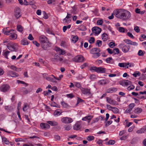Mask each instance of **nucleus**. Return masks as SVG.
I'll list each match as a JSON object with an SVG mask.
<instances>
[{"instance_id":"obj_1","label":"nucleus","mask_w":146,"mask_h":146,"mask_svg":"<svg viewBox=\"0 0 146 146\" xmlns=\"http://www.w3.org/2000/svg\"><path fill=\"white\" fill-rule=\"evenodd\" d=\"M113 13L116 17L123 20H128L131 16L129 11L121 9L114 11Z\"/></svg>"},{"instance_id":"obj_2","label":"nucleus","mask_w":146,"mask_h":146,"mask_svg":"<svg viewBox=\"0 0 146 146\" xmlns=\"http://www.w3.org/2000/svg\"><path fill=\"white\" fill-rule=\"evenodd\" d=\"M91 71H95L98 73H104L105 72V69L103 67H97L96 66L92 67L90 68Z\"/></svg>"},{"instance_id":"obj_3","label":"nucleus","mask_w":146,"mask_h":146,"mask_svg":"<svg viewBox=\"0 0 146 146\" xmlns=\"http://www.w3.org/2000/svg\"><path fill=\"white\" fill-rule=\"evenodd\" d=\"M92 32L95 36L98 35L101 31V29L97 27H95L92 29Z\"/></svg>"},{"instance_id":"obj_4","label":"nucleus","mask_w":146,"mask_h":146,"mask_svg":"<svg viewBox=\"0 0 146 146\" xmlns=\"http://www.w3.org/2000/svg\"><path fill=\"white\" fill-rule=\"evenodd\" d=\"M8 48L11 51H14L16 50V48L15 47V45L13 43H9L7 45Z\"/></svg>"},{"instance_id":"obj_5","label":"nucleus","mask_w":146,"mask_h":146,"mask_svg":"<svg viewBox=\"0 0 146 146\" xmlns=\"http://www.w3.org/2000/svg\"><path fill=\"white\" fill-rule=\"evenodd\" d=\"M120 46L123 52L125 53L128 52L130 48V46L124 45L122 44H120Z\"/></svg>"},{"instance_id":"obj_6","label":"nucleus","mask_w":146,"mask_h":146,"mask_svg":"<svg viewBox=\"0 0 146 146\" xmlns=\"http://www.w3.org/2000/svg\"><path fill=\"white\" fill-rule=\"evenodd\" d=\"M72 119L70 118L67 117H64L61 119V121L62 122L65 123H69L73 121Z\"/></svg>"},{"instance_id":"obj_7","label":"nucleus","mask_w":146,"mask_h":146,"mask_svg":"<svg viewBox=\"0 0 146 146\" xmlns=\"http://www.w3.org/2000/svg\"><path fill=\"white\" fill-rule=\"evenodd\" d=\"M10 88L9 86L7 84H3L1 86L0 88L1 91L3 92L7 91Z\"/></svg>"},{"instance_id":"obj_8","label":"nucleus","mask_w":146,"mask_h":146,"mask_svg":"<svg viewBox=\"0 0 146 146\" xmlns=\"http://www.w3.org/2000/svg\"><path fill=\"white\" fill-rule=\"evenodd\" d=\"M39 40L41 44L46 42H48V41L47 38L44 35H41L40 36Z\"/></svg>"},{"instance_id":"obj_9","label":"nucleus","mask_w":146,"mask_h":146,"mask_svg":"<svg viewBox=\"0 0 146 146\" xmlns=\"http://www.w3.org/2000/svg\"><path fill=\"white\" fill-rule=\"evenodd\" d=\"M50 43L48 41V42H46L41 45L42 48L44 50H48L49 47L50 46Z\"/></svg>"},{"instance_id":"obj_10","label":"nucleus","mask_w":146,"mask_h":146,"mask_svg":"<svg viewBox=\"0 0 146 146\" xmlns=\"http://www.w3.org/2000/svg\"><path fill=\"white\" fill-rule=\"evenodd\" d=\"M81 90L82 94L86 95L89 96L91 94L90 89H89L82 88Z\"/></svg>"},{"instance_id":"obj_11","label":"nucleus","mask_w":146,"mask_h":146,"mask_svg":"<svg viewBox=\"0 0 146 146\" xmlns=\"http://www.w3.org/2000/svg\"><path fill=\"white\" fill-rule=\"evenodd\" d=\"M81 127V123L80 122H77L74 125L73 129L75 130H78L80 129Z\"/></svg>"},{"instance_id":"obj_12","label":"nucleus","mask_w":146,"mask_h":146,"mask_svg":"<svg viewBox=\"0 0 146 146\" xmlns=\"http://www.w3.org/2000/svg\"><path fill=\"white\" fill-rule=\"evenodd\" d=\"M15 16L16 17L18 18L20 17L21 15L20 13V9L19 8H16L15 10Z\"/></svg>"},{"instance_id":"obj_13","label":"nucleus","mask_w":146,"mask_h":146,"mask_svg":"<svg viewBox=\"0 0 146 146\" xmlns=\"http://www.w3.org/2000/svg\"><path fill=\"white\" fill-rule=\"evenodd\" d=\"M7 75L12 77H16L19 76V74L17 73L12 71H9L7 73Z\"/></svg>"},{"instance_id":"obj_14","label":"nucleus","mask_w":146,"mask_h":146,"mask_svg":"<svg viewBox=\"0 0 146 146\" xmlns=\"http://www.w3.org/2000/svg\"><path fill=\"white\" fill-rule=\"evenodd\" d=\"M75 61L77 62H82L84 61V57L82 56H77L75 58Z\"/></svg>"},{"instance_id":"obj_15","label":"nucleus","mask_w":146,"mask_h":146,"mask_svg":"<svg viewBox=\"0 0 146 146\" xmlns=\"http://www.w3.org/2000/svg\"><path fill=\"white\" fill-rule=\"evenodd\" d=\"M40 126L42 129H46L50 128V126L48 123H41L40 124Z\"/></svg>"},{"instance_id":"obj_16","label":"nucleus","mask_w":146,"mask_h":146,"mask_svg":"<svg viewBox=\"0 0 146 146\" xmlns=\"http://www.w3.org/2000/svg\"><path fill=\"white\" fill-rule=\"evenodd\" d=\"M56 51L59 53L60 55H63L66 54L65 51L59 48L56 49Z\"/></svg>"},{"instance_id":"obj_17","label":"nucleus","mask_w":146,"mask_h":146,"mask_svg":"<svg viewBox=\"0 0 146 146\" xmlns=\"http://www.w3.org/2000/svg\"><path fill=\"white\" fill-rule=\"evenodd\" d=\"M106 98L107 101L109 104L111 105H115L116 104V102L115 101L111 100L110 98L109 97H107Z\"/></svg>"},{"instance_id":"obj_18","label":"nucleus","mask_w":146,"mask_h":146,"mask_svg":"<svg viewBox=\"0 0 146 146\" xmlns=\"http://www.w3.org/2000/svg\"><path fill=\"white\" fill-rule=\"evenodd\" d=\"M15 31L14 30H11L9 31H7L5 29L3 30V32L5 35H9L10 34H12V33L13 32Z\"/></svg>"},{"instance_id":"obj_19","label":"nucleus","mask_w":146,"mask_h":146,"mask_svg":"<svg viewBox=\"0 0 146 146\" xmlns=\"http://www.w3.org/2000/svg\"><path fill=\"white\" fill-rule=\"evenodd\" d=\"M117 90L116 88H110L107 89L106 90V92L108 93H111L113 92H116Z\"/></svg>"},{"instance_id":"obj_20","label":"nucleus","mask_w":146,"mask_h":146,"mask_svg":"<svg viewBox=\"0 0 146 146\" xmlns=\"http://www.w3.org/2000/svg\"><path fill=\"white\" fill-rule=\"evenodd\" d=\"M142 111V110L141 108H137L134 110L133 112L135 113L138 114L140 113Z\"/></svg>"},{"instance_id":"obj_21","label":"nucleus","mask_w":146,"mask_h":146,"mask_svg":"<svg viewBox=\"0 0 146 146\" xmlns=\"http://www.w3.org/2000/svg\"><path fill=\"white\" fill-rule=\"evenodd\" d=\"M47 123L49 125L52 126H56L58 124L57 122L54 121H48Z\"/></svg>"},{"instance_id":"obj_22","label":"nucleus","mask_w":146,"mask_h":146,"mask_svg":"<svg viewBox=\"0 0 146 146\" xmlns=\"http://www.w3.org/2000/svg\"><path fill=\"white\" fill-rule=\"evenodd\" d=\"M93 117L92 115H88L82 118V120L83 121H86L88 120L90 121L93 118Z\"/></svg>"},{"instance_id":"obj_23","label":"nucleus","mask_w":146,"mask_h":146,"mask_svg":"<svg viewBox=\"0 0 146 146\" xmlns=\"http://www.w3.org/2000/svg\"><path fill=\"white\" fill-rule=\"evenodd\" d=\"M100 51V49L99 48H92L91 50L92 53L94 54L96 52H99Z\"/></svg>"},{"instance_id":"obj_24","label":"nucleus","mask_w":146,"mask_h":146,"mask_svg":"<svg viewBox=\"0 0 146 146\" xmlns=\"http://www.w3.org/2000/svg\"><path fill=\"white\" fill-rule=\"evenodd\" d=\"M102 38L104 41H106L108 39V35L106 33H104L102 35Z\"/></svg>"},{"instance_id":"obj_25","label":"nucleus","mask_w":146,"mask_h":146,"mask_svg":"<svg viewBox=\"0 0 146 146\" xmlns=\"http://www.w3.org/2000/svg\"><path fill=\"white\" fill-rule=\"evenodd\" d=\"M46 79L48 81H51L53 83H56V81L54 80V79L50 77H47L46 78Z\"/></svg>"},{"instance_id":"obj_26","label":"nucleus","mask_w":146,"mask_h":146,"mask_svg":"<svg viewBox=\"0 0 146 146\" xmlns=\"http://www.w3.org/2000/svg\"><path fill=\"white\" fill-rule=\"evenodd\" d=\"M118 30L119 32L123 33L127 32V29H125L123 27H119Z\"/></svg>"},{"instance_id":"obj_27","label":"nucleus","mask_w":146,"mask_h":146,"mask_svg":"<svg viewBox=\"0 0 146 146\" xmlns=\"http://www.w3.org/2000/svg\"><path fill=\"white\" fill-rule=\"evenodd\" d=\"M125 68H128L129 67H131L134 66V64L129 62L125 63Z\"/></svg>"},{"instance_id":"obj_28","label":"nucleus","mask_w":146,"mask_h":146,"mask_svg":"<svg viewBox=\"0 0 146 146\" xmlns=\"http://www.w3.org/2000/svg\"><path fill=\"white\" fill-rule=\"evenodd\" d=\"M21 44L24 45H27L28 43L27 39H24L21 41Z\"/></svg>"},{"instance_id":"obj_29","label":"nucleus","mask_w":146,"mask_h":146,"mask_svg":"<svg viewBox=\"0 0 146 146\" xmlns=\"http://www.w3.org/2000/svg\"><path fill=\"white\" fill-rule=\"evenodd\" d=\"M23 28L20 25H18L17 26V30L20 32H21L23 30Z\"/></svg>"},{"instance_id":"obj_30","label":"nucleus","mask_w":146,"mask_h":146,"mask_svg":"<svg viewBox=\"0 0 146 146\" xmlns=\"http://www.w3.org/2000/svg\"><path fill=\"white\" fill-rule=\"evenodd\" d=\"M61 104L63 108H67L69 107V105L64 101H62L61 102Z\"/></svg>"},{"instance_id":"obj_31","label":"nucleus","mask_w":146,"mask_h":146,"mask_svg":"<svg viewBox=\"0 0 146 146\" xmlns=\"http://www.w3.org/2000/svg\"><path fill=\"white\" fill-rule=\"evenodd\" d=\"M78 37L77 36H74L71 40V41L74 43H75L78 40Z\"/></svg>"},{"instance_id":"obj_32","label":"nucleus","mask_w":146,"mask_h":146,"mask_svg":"<svg viewBox=\"0 0 146 146\" xmlns=\"http://www.w3.org/2000/svg\"><path fill=\"white\" fill-rule=\"evenodd\" d=\"M122 83L124 84L125 86H127L129 85H131V82L128 80H125L124 81V82H122Z\"/></svg>"},{"instance_id":"obj_33","label":"nucleus","mask_w":146,"mask_h":146,"mask_svg":"<svg viewBox=\"0 0 146 146\" xmlns=\"http://www.w3.org/2000/svg\"><path fill=\"white\" fill-rule=\"evenodd\" d=\"M3 142H4L6 144H9V141L5 137H2Z\"/></svg>"},{"instance_id":"obj_34","label":"nucleus","mask_w":146,"mask_h":146,"mask_svg":"<svg viewBox=\"0 0 146 146\" xmlns=\"http://www.w3.org/2000/svg\"><path fill=\"white\" fill-rule=\"evenodd\" d=\"M60 45L64 48H67L68 46V45L65 42L63 41L61 42Z\"/></svg>"},{"instance_id":"obj_35","label":"nucleus","mask_w":146,"mask_h":146,"mask_svg":"<svg viewBox=\"0 0 146 146\" xmlns=\"http://www.w3.org/2000/svg\"><path fill=\"white\" fill-rule=\"evenodd\" d=\"M51 106L56 107L57 108H60V106L57 104L55 102H54L52 103L51 105Z\"/></svg>"},{"instance_id":"obj_36","label":"nucleus","mask_w":146,"mask_h":146,"mask_svg":"<svg viewBox=\"0 0 146 146\" xmlns=\"http://www.w3.org/2000/svg\"><path fill=\"white\" fill-rule=\"evenodd\" d=\"M102 42L101 40H98L96 41V45H98V47H100L102 45Z\"/></svg>"},{"instance_id":"obj_37","label":"nucleus","mask_w":146,"mask_h":146,"mask_svg":"<svg viewBox=\"0 0 146 146\" xmlns=\"http://www.w3.org/2000/svg\"><path fill=\"white\" fill-rule=\"evenodd\" d=\"M112 111L115 113H118L119 111V109L115 107H113Z\"/></svg>"},{"instance_id":"obj_38","label":"nucleus","mask_w":146,"mask_h":146,"mask_svg":"<svg viewBox=\"0 0 146 146\" xmlns=\"http://www.w3.org/2000/svg\"><path fill=\"white\" fill-rule=\"evenodd\" d=\"M10 52L9 51H7L3 53V55L6 58L8 59V56Z\"/></svg>"},{"instance_id":"obj_39","label":"nucleus","mask_w":146,"mask_h":146,"mask_svg":"<svg viewBox=\"0 0 146 146\" xmlns=\"http://www.w3.org/2000/svg\"><path fill=\"white\" fill-rule=\"evenodd\" d=\"M145 129L144 128H141L140 130L137 131L136 133H142L144 132Z\"/></svg>"},{"instance_id":"obj_40","label":"nucleus","mask_w":146,"mask_h":146,"mask_svg":"<svg viewBox=\"0 0 146 146\" xmlns=\"http://www.w3.org/2000/svg\"><path fill=\"white\" fill-rule=\"evenodd\" d=\"M11 37L12 39H15L17 38V35L16 34H12L10 36Z\"/></svg>"},{"instance_id":"obj_41","label":"nucleus","mask_w":146,"mask_h":146,"mask_svg":"<svg viewBox=\"0 0 146 146\" xmlns=\"http://www.w3.org/2000/svg\"><path fill=\"white\" fill-rule=\"evenodd\" d=\"M86 139L88 141H91L94 139V137L93 136L89 135L87 137Z\"/></svg>"},{"instance_id":"obj_42","label":"nucleus","mask_w":146,"mask_h":146,"mask_svg":"<svg viewBox=\"0 0 146 146\" xmlns=\"http://www.w3.org/2000/svg\"><path fill=\"white\" fill-rule=\"evenodd\" d=\"M61 113L60 111H59L58 110H55L54 112V115L55 116H58L60 115Z\"/></svg>"},{"instance_id":"obj_43","label":"nucleus","mask_w":146,"mask_h":146,"mask_svg":"<svg viewBox=\"0 0 146 146\" xmlns=\"http://www.w3.org/2000/svg\"><path fill=\"white\" fill-rule=\"evenodd\" d=\"M113 53L114 54H118L119 52V50L117 48H116L114 49L113 50Z\"/></svg>"},{"instance_id":"obj_44","label":"nucleus","mask_w":146,"mask_h":146,"mask_svg":"<svg viewBox=\"0 0 146 146\" xmlns=\"http://www.w3.org/2000/svg\"><path fill=\"white\" fill-rule=\"evenodd\" d=\"M29 106L27 103L25 104L24 105V107L23 108V110L24 111H26L27 110V108H29Z\"/></svg>"},{"instance_id":"obj_45","label":"nucleus","mask_w":146,"mask_h":146,"mask_svg":"<svg viewBox=\"0 0 146 146\" xmlns=\"http://www.w3.org/2000/svg\"><path fill=\"white\" fill-rule=\"evenodd\" d=\"M94 41L95 38L94 37H91L88 40L89 42L91 44L94 43Z\"/></svg>"},{"instance_id":"obj_46","label":"nucleus","mask_w":146,"mask_h":146,"mask_svg":"<svg viewBox=\"0 0 146 146\" xmlns=\"http://www.w3.org/2000/svg\"><path fill=\"white\" fill-rule=\"evenodd\" d=\"M115 141L113 140H111L109 141L107 143V144L108 145H113L115 144Z\"/></svg>"},{"instance_id":"obj_47","label":"nucleus","mask_w":146,"mask_h":146,"mask_svg":"<svg viewBox=\"0 0 146 146\" xmlns=\"http://www.w3.org/2000/svg\"><path fill=\"white\" fill-rule=\"evenodd\" d=\"M133 75L135 77H136L137 76H140V73L138 72H135L133 74Z\"/></svg>"},{"instance_id":"obj_48","label":"nucleus","mask_w":146,"mask_h":146,"mask_svg":"<svg viewBox=\"0 0 146 146\" xmlns=\"http://www.w3.org/2000/svg\"><path fill=\"white\" fill-rule=\"evenodd\" d=\"M54 59L56 60H59L61 62H66V60H64L63 58H60V57H58V59L56 58H55Z\"/></svg>"},{"instance_id":"obj_49","label":"nucleus","mask_w":146,"mask_h":146,"mask_svg":"<svg viewBox=\"0 0 146 146\" xmlns=\"http://www.w3.org/2000/svg\"><path fill=\"white\" fill-rule=\"evenodd\" d=\"M138 54L140 56H142L144 55V53L141 50H139L138 51Z\"/></svg>"},{"instance_id":"obj_50","label":"nucleus","mask_w":146,"mask_h":146,"mask_svg":"<svg viewBox=\"0 0 146 146\" xmlns=\"http://www.w3.org/2000/svg\"><path fill=\"white\" fill-rule=\"evenodd\" d=\"M118 66L120 67H125V62L119 63Z\"/></svg>"},{"instance_id":"obj_51","label":"nucleus","mask_w":146,"mask_h":146,"mask_svg":"<svg viewBox=\"0 0 146 146\" xmlns=\"http://www.w3.org/2000/svg\"><path fill=\"white\" fill-rule=\"evenodd\" d=\"M103 23V19H101L100 20H98L97 22V24L98 25H100L102 24Z\"/></svg>"},{"instance_id":"obj_52","label":"nucleus","mask_w":146,"mask_h":146,"mask_svg":"<svg viewBox=\"0 0 146 146\" xmlns=\"http://www.w3.org/2000/svg\"><path fill=\"white\" fill-rule=\"evenodd\" d=\"M109 45L110 47L113 48L115 46V43L113 42H111L110 43Z\"/></svg>"},{"instance_id":"obj_53","label":"nucleus","mask_w":146,"mask_h":146,"mask_svg":"<svg viewBox=\"0 0 146 146\" xmlns=\"http://www.w3.org/2000/svg\"><path fill=\"white\" fill-rule=\"evenodd\" d=\"M135 104L134 103H131L129 105V108L131 109V110H132L133 108L135 107Z\"/></svg>"},{"instance_id":"obj_54","label":"nucleus","mask_w":146,"mask_h":146,"mask_svg":"<svg viewBox=\"0 0 146 146\" xmlns=\"http://www.w3.org/2000/svg\"><path fill=\"white\" fill-rule=\"evenodd\" d=\"M134 30L137 33H139L140 32V29L138 26H137L134 27Z\"/></svg>"},{"instance_id":"obj_55","label":"nucleus","mask_w":146,"mask_h":146,"mask_svg":"<svg viewBox=\"0 0 146 146\" xmlns=\"http://www.w3.org/2000/svg\"><path fill=\"white\" fill-rule=\"evenodd\" d=\"M64 127L65 128V129L67 131L70 130L71 128V126L69 125H65Z\"/></svg>"},{"instance_id":"obj_56","label":"nucleus","mask_w":146,"mask_h":146,"mask_svg":"<svg viewBox=\"0 0 146 146\" xmlns=\"http://www.w3.org/2000/svg\"><path fill=\"white\" fill-rule=\"evenodd\" d=\"M93 54H94V57L97 58L100 55V54L98 52L97 53H95Z\"/></svg>"},{"instance_id":"obj_57","label":"nucleus","mask_w":146,"mask_h":146,"mask_svg":"<svg viewBox=\"0 0 146 146\" xmlns=\"http://www.w3.org/2000/svg\"><path fill=\"white\" fill-rule=\"evenodd\" d=\"M10 68L13 70H14L15 71H17L18 70L17 69H18L16 67L14 66H10Z\"/></svg>"},{"instance_id":"obj_58","label":"nucleus","mask_w":146,"mask_h":146,"mask_svg":"<svg viewBox=\"0 0 146 146\" xmlns=\"http://www.w3.org/2000/svg\"><path fill=\"white\" fill-rule=\"evenodd\" d=\"M112 60V58L111 57H109L107 58L106 59V61L108 63H110L111 62V60Z\"/></svg>"},{"instance_id":"obj_59","label":"nucleus","mask_w":146,"mask_h":146,"mask_svg":"<svg viewBox=\"0 0 146 146\" xmlns=\"http://www.w3.org/2000/svg\"><path fill=\"white\" fill-rule=\"evenodd\" d=\"M86 29V27L84 26H82L79 29V30L80 31H85Z\"/></svg>"},{"instance_id":"obj_60","label":"nucleus","mask_w":146,"mask_h":146,"mask_svg":"<svg viewBox=\"0 0 146 146\" xmlns=\"http://www.w3.org/2000/svg\"><path fill=\"white\" fill-rule=\"evenodd\" d=\"M135 88V86L133 85H131L129 86L127 88V90L129 91L131 90H132L134 89Z\"/></svg>"},{"instance_id":"obj_61","label":"nucleus","mask_w":146,"mask_h":146,"mask_svg":"<svg viewBox=\"0 0 146 146\" xmlns=\"http://www.w3.org/2000/svg\"><path fill=\"white\" fill-rule=\"evenodd\" d=\"M70 20H69L68 19L66 18V17L63 20V23H68V22H69Z\"/></svg>"},{"instance_id":"obj_62","label":"nucleus","mask_w":146,"mask_h":146,"mask_svg":"<svg viewBox=\"0 0 146 146\" xmlns=\"http://www.w3.org/2000/svg\"><path fill=\"white\" fill-rule=\"evenodd\" d=\"M127 35L131 38H134V37L133 36L132 34L129 32H127Z\"/></svg>"},{"instance_id":"obj_63","label":"nucleus","mask_w":146,"mask_h":146,"mask_svg":"<svg viewBox=\"0 0 146 146\" xmlns=\"http://www.w3.org/2000/svg\"><path fill=\"white\" fill-rule=\"evenodd\" d=\"M88 66V64L87 63H85L80 66V67L82 69H83L86 66Z\"/></svg>"},{"instance_id":"obj_64","label":"nucleus","mask_w":146,"mask_h":146,"mask_svg":"<svg viewBox=\"0 0 146 146\" xmlns=\"http://www.w3.org/2000/svg\"><path fill=\"white\" fill-rule=\"evenodd\" d=\"M33 43L37 47H39L40 46V44L36 41H33Z\"/></svg>"}]
</instances>
